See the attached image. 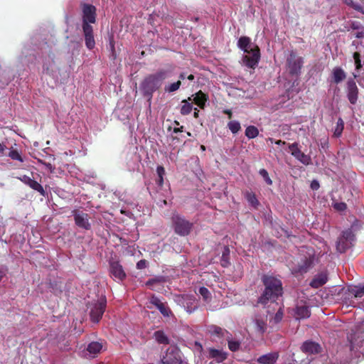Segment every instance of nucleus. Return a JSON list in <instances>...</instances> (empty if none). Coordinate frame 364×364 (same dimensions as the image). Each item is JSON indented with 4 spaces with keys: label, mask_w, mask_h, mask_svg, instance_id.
Returning <instances> with one entry per match:
<instances>
[{
    "label": "nucleus",
    "mask_w": 364,
    "mask_h": 364,
    "mask_svg": "<svg viewBox=\"0 0 364 364\" xmlns=\"http://www.w3.org/2000/svg\"><path fill=\"white\" fill-rule=\"evenodd\" d=\"M173 70V67L168 65L166 68L159 69L156 73L147 75L141 82L139 90L147 99L149 106H151L154 93L161 87L166 79L171 77Z\"/></svg>",
    "instance_id": "f257e3e1"
},
{
    "label": "nucleus",
    "mask_w": 364,
    "mask_h": 364,
    "mask_svg": "<svg viewBox=\"0 0 364 364\" xmlns=\"http://www.w3.org/2000/svg\"><path fill=\"white\" fill-rule=\"evenodd\" d=\"M82 7V28L85 37L86 47L92 50L95 46L93 27L91 25L96 22L97 9L95 6L86 3L81 4Z\"/></svg>",
    "instance_id": "f03ea898"
},
{
    "label": "nucleus",
    "mask_w": 364,
    "mask_h": 364,
    "mask_svg": "<svg viewBox=\"0 0 364 364\" xmlns=\"http://www.w3.org/2000/svg\"><path fill=\"white\" fill-rule=\"evenodd\" d=\"M264 290L258 299V303L266 304L268 301H275L283 294L282 283L280 279L270 275L262 277Z\"/></svg>",
    "instance_id": "7ed1b4c3"
},
{
    "label": "nucleus",
    "mask_w": 364,
    "mask_h": 364,
    "mask_svg": "<svg viewBox=\"0 0 364 364\" xmlns=\"http://www.w3.org/2000/svg\"><path fill=\"white\" fill-rule=\"evenodd\" d=\"M171 221L174 232L181 237L188 236L193 230V223L178 213H173Z\"/></svg>",
    "instance_id": "20e7f679"
},
{
    "label": "nucleus",
    "mask_w": 364,
    "mask_h": 364,
    "mask_svg": "<svg viewBox=\"0 0 364 364\" xmlns=\"http://www.w3.org/2000/svg\"><path fill=\"white\" fill-rule=\"evenodd\" d=\"M304 65V58L291 50L286 60V65L289 74L291 76L298 77L301 73Z\"/></svg>",
    "instance_id": "39448f33"
},
{
    "label": "nucleus",
    "mask_w": 364,
    "mask_h": 364,
    "mask_svg": "<svg viewBox=\"0 0 364 364\" xmlns=\"http://www.w3.org/2000/svg\"><path fill=\"white\" fill-rule=\"evenodd\" d=\"M106 306L107 299L105 296L91 304L90 316L93 323H98L100 321Z\"/></svg>",
    "instance_id": "423d86ee"
},
{
    "label": "nucleus",
    "mask_w": 364,
    "mask_h": 364,
    "mask_svg": "<svg viewBox=\"0 0 364 364\" xmlns=\"http://www.w3.org/2000/svg\"><path fill=\"white\" fill-rule=\"evenodd\" d=\"M353 77L348 79L346 83V93L348 100L351 105H355L358 100L359 89L356 85L355 79L359 76V74L353 73Z\"/></svg>",
    "instance_id": "0eeeda50"
},
{
    "label": "nucleus",
    "mask_w": 364,
    "mask_h": 364,
    "mask_svg": "<svg viewBox=\"0 0 364 364\" xmlns=\"http://www.w3.org/2000/svg\"><path fill=\"white\" fill-rule=\"evenodd\" d=\"M250 51L251 53L243 55L242 61L245 66L254 70L261 58L260 49L259 46H253Z\"/></svg>",
    "instance_id": "6e6552de"
},
{
    "label": "nucleus",
    "mask_w": 364,
    "mask_h": 364,
    "mask_svg": "<svg viewBox=\"0 0 364 364\" xmlns=\"http://www.w3.org/2000/svg\"><path fill=\"white\" fill-rule=\"evenodd\" d=\"M181 361V350L176 346H171L161 358V364H178Z\"/></svg>",
    "instance_id": "1a4fd4ad"
},
{
    "label": "nucleus",
    "mask_w": 364,
    "mask_h": 364,
    "mask_svg": "<svg viewBox=\"0 0 364 364\" xmlns=\"http://www.w3.org/2000/svg\"><path fill=\"white\" fill-rule=\"evenodd\" d=\"M71 213L75 223L78 228L86 230L91 229V224L89 222L90 216L87 213L76 209L73 210Z\"/></svg>",
    "instance_id": "9d476101"
},
{
    "label": "nucleus",
    "mask_w": 364,
    "mask_h": 364,
    "mask_svg": "<svg viewBox=\"0 0 364 364\" xmlns=\"http://www.w3.org/2000/svg\"><path fill=\"white\" fill-rule=\"evenodd\" d=\"M178 302L188 314L193 313L199 307L198 300L193 295H183L179 297Z\"/></svg>",
    "instance_id": "9b49d317"
},
{
    "label": "nucleus",
    "mask_w": 364,
    "mask_h": 364,
    "mask_svg": "<svg viewBox=\"0 0 364 364\" xmlns=\"http://www.w3.org/2000/svg\"><path fill=\"white\" fill-rule=\"evenodd\" d=\"M109 274L115 280L122 282L127 277L122 265L119 261L109 262Z\"/></svg>",
    "instance_id": "f8f14e48"
},
{
    "label": "nucleus",
    "mask_w": 364,
    "mask_h": 364,
    "mask_svg": "<svg viewBox=\"0 0 364 364\" xmlns=\"http://www.w3.org/2000/svg\"><path fill=\"white\" fill-rule=\"evenodd\" d=\"M289 149L291 152V155L294 156L297 160L304 165H309L311 163V157L304 153H303L298 147L297 143H293L289 144Z\"/></svg>",
    "instance_id": "ddd939ff"
},
{
    "label": "nucleus",
    "mask_w": 364,
    "mask_h": 364,
    "mask_svg": "<svg viewBox=\"0 0 364 364\" xmlns=\"http://www.w3.org/2000/svg\"><path fill=\"white\" fill-rule=\"evenodd\" d=\"M321 346L314 341H306L301 346V350L306 354H317L321 352Z\"/></svg>",
    "instance_id": "4468645a"
},
{
    "label": "nucleus",
    "mask_w": 364,
    "mask_h": 364,
    "mask_svg": "<svg viewBox=\"0 0 364 364\" xmlns=\"http://www.w3.org/2000/svg\"><path fill=\"white\" fill-rule=\"evenodd\" d=\"M225 330L216 325H209L207 326V333L210 338L215 341L222 339L225 336Z\"/></svg>",
    "instance_id": "2eb2a0df"
},
{
    "label": "nucleus",
    "mask_w": 364,
    "mask_h": 364,
    "mask_svg": "<svg viewBox=\"0 0 364 364\" xmlns=\"http://www.w3.org/2000/svg\"><path fill=\"white\" fill-rule=\"evenodd\" d=\"M332 82L334 84H339L346 78V73L341 67L333 68L331 73Z\"/></svg>",
    "instance_id": "dca6fc26"
},
{
    "label": "nucleus",
    "mask_w": 364,
    "mask_h": 364,
    "mask_svg": "<svg viewBox=\"0 0 364 364\" xmlns=\"http://www.w3.org/2000/svg\"><path fill=\"white\" fill-rule=\"evenodd\" d=\"M327 281V274L325 272H321L313 278L310 282V286L313 288L317 289L324 285Z\"/></svg>",
    "instance_id": "f3484780"
},
{
    "label": "nucleus",
    "mask_w": 364,
    "mask_h": 364,
    "mask_svg": "<svg viewBox=\"0 0 364 364\" xmlns=\"http://www.w3.org/2000/svg\"><path fill=\"white\" fill-rule=\"evenodd\" d=\"M279 358L277 352L270 353L260 356L257 362L261 364H274Z\"/></svg>",
    "instance_id": "a211bd4d"
},
{
    "label": "nucleus",
    "mask_w": 364,
    "mask_h": 364,
    "mask_svg": "<svg viewBox=\"0 0 364 364\" xmlns=\"http://www.w3.org/2000/svg\"><path fill=\"white\" fill-rule=\"evenodd\" d=\"M209 358H213L216 362L221 363L227 358V353L223 350L209 348Z\"/></svg>",
    "instance_id": "6ab92c4d"
},
{
    "label": "nucleus",
    "mask_w": 364,
    "mask_h": 364,
    "mask_svg": "<svg viewBox=\"0 0 364 364\" xmlns=\"http://www.w3.org/2000/svg\"><path fill=\"white\" fill-rule=\"evenodd\" d=\"M208 99V95L200 90L196 93L193 97V102L200 108L203 109L205 106V102H207Z\"/></svg>",
    "instance_id": "aec40b11"
},
{
    "label": "nucleus",
    "mask_w": 364,
    "mask_h": 364,
    "mask_svg": "<svg viewBox=\"0 0 364 364\" xmlns=\"http://www.w3.org/2000/svg\"><path fill=\"white\" fill-rule=\"evenodd\" d=\"M314 259L305 257L298 265V272L301 274L306 273L313 264Z\"/></svg>",
    "instance_id": "412c9836"
},
{
    "label": "nucleus",
    "mask_w": 364,
    "mask_h": 364,
    "mask_svg": "<svg viewBox=\"0 0 364 364\" xmlns=\"http://www.w3.org/2000/svg\"><path fill=\"white\" fill-rule=\"evenodd\" d=\"M295 314L298 319L306 318H309L311 315L310 310L306 306H297Z\"/></svg>",
    "instance_id": "4be33fe9"
},
{
    "label": "nucleus",
    "mask_w": 364,
    "mask_h": 364,
    "mask_svg": "<svg viewBox=\"0 0 364 364\" xmlns=\"http://www.w3.org/2000/svg\"><path fill=\"white\" fill-rule=\"evenodd\" d=\"M154 337L155 340L159 344H168L169 343V338L165 334V333L161 330L155 331L154 333Z\"/></svg>",
    "instance_id": "5701e85b"
},
{
    "label": "nucleus",
    "mask_w": 364,
    "mask_h": 364,
    "mask_svg": "<svg viewBox=\"0 0 364 364\" xmlns=\"http://www.w3.org/2000/svg\"><path fill=\"white\" fill-rule=\"evenodd\" d=\"M350 242L345 240V238L340 237L336 242V250L340 253H343L350 247Z\"/></svg>",
    "instance_id": "b1692460"
},
{
    "label": "nucleus",
    "mask_w": 364,
    "mask_h": 364,
    "mask_svg": "<svg viewBox=\"0 0 364 364\" xmlns=\"http://www.w3.org/2000/svg\"><path fill=\"white\" fill-rule=\"evenodd\" d=\"M102 346L99 342H91L87 347V350L90 353V354L95 356L98 354L102 350Z\"/></svg>",
    "instance_id": "393cba45"
},
{
    "label": "nucleus",
    "mask_w": 364,
    "mask_h": 364,
    "mask_svg": "<svg viewBox=\"0 0 364 364\" xmlns=\"http://www.w3.org/2000/svg\"><path fill=\"white\" fill-rule=\"evenodd\" d=\"M245 198L249 204L254 208L257 209L259 205V202L257 198L255 193L253 192H247L245 193Z\"/></svg>",
    "instance_id": "a878e982"
},
{
    "label": "nucleus",
    "mask_w": 364,
    "mask_h": 364,
    "mask_svg": "<svg viewBox=\"0 0 364 364\" xmlns=\"http://www.w3.org/2000/svg\"><path fill=\"white\" fill-rule=\"evenodd\" d=\"M237 46L243 50V52H247V48L252 46L251 39L247 36L240 37L237 42Z\"/></svg>",
    "instance_id": "bb28decb"
},
{
    "label": "nucleus",
    "mask_w": 364,
    "mask_h": 364,
    "mask_svg": "<svg viewBox=\"0 0 364 364\" xmlns=\"http://www.w3.org/2000/svg\"><path fill=\"white\" fill-rule=\"evenodd\" d=\"M28 186L33 190L38 191L41 196L43 197L46 196V192L43 189V187L34 179L32 178V180Z\"/></svg>",
    "instance_id": "cd10ccee"
},
{
    "label": "nucleus",
    "mask_w": 364,
    "mask_h": 364,
    "mask_svg": "<svg viewBox=\"0 0 364 364\" xmlns=\"http://www.w3.org/2000/svg\"><path fill=\"white\" fill-rule=\"evenodd\" d=\"M156 173L158 178L156 180V183L161 188L164 185V177L166 174L164 168L162 166H158L156 168Z\"/></svg>",
    "instance_id": "c85d7f7f"
},
{
    "label": "nucleus",
    "mask_w": 364,
    "mask_h": 364,
    "mask_svg": "<svg viewBox=\"0 0 364 364\" xmlns=\"http://www.w3.org/2000/svg\"><path fill=\"white\" fill-rule=\"evenodd\" d=\"M344 129V122L342 118L339 117L336 126L334 129L333 136L336 138H338L341 136L343 131Z\"/></svg>",
    "instance_id": "c756f323"
},
{
    "label": "nucleus",
    "mask_w": 364,
    "mask_h": 364,
    "mask_svg": "<svg viewBox=\"0 0 364 364\" xmlns=\"http://www.w3.org/2000/svg\"><path fill=\"white\" fill-rule=\"evenodd\" d=\"M259 135V130L255 126H248L245 129V136L248 139H254Z\"/></svg>",
    "instance_id": "7c9ffc66"
},
{
    "label": "nucleus",
    "mask_w": 364,
    "mask_h": 364,
    "mask_svg": "<svg viewBox=\"0 0 364 364\" xmlns=\"http://www.w3.org/2000/svg\"><path fill=\"white\" fill-rule=\"evenodd\" d=\"M7 156L10 157L12 160L18 161L20 162H23V159L22 158L21 154L16 149H14L11 147L7 154Z\"/></svg>",
    "instance_id": "2f4dec72"
},
{
    "label": "nucleus",
    "mask_w": 364,
    "mask_h": 364,
    "mask_svg": "<svg viewBox=\"0 0 364 364\" xmlns=\"http://www.w3.org/2000/svg\"><path fill=\"white\" fill-rule=\"evenodd\" d=\"M182 103H183V105L181 108V114L182 115H187L190 114L193 109L192 104L189 103L186 100H183Z\"/></svg>",
    "instance_id": "473e14b6"
},
{
    "label": "nucleus",
    "mask_w": 364,
    "mask_h": 364,
    "mask_svg": "<svg viewBox=\"0 0 364 364\" xmlns=\"http://www.w3.org/2000/svg\"><path fill=\"white\" fill-rule=\"evenodd\" d=\"M353 57L354 59V63H355V70H356L355 73L358 74V73L360 71V70L363 68V65L361 63V55H360V53L355 52L353 55Z\"/></svg>",
    "instance_id": "72a5a7b5"
},
{
    "label": "nucleus",
    "mask_w": 364,
    "mask_h": 364,
    "mask_svg": "<svg viewBox=\"0 0 364 364\" xmlns=\"http://www.w3.org/2000/svg\"><path fill=\"white\" fill-rule=\"evenodd\" d=\"M199 294L202 296L205 302H209L211 299V294L210 291L205 287H201L198 291Z\"/></svg>",
    "instance_id": "f704fd0d"
},
{
    "label": "nucleus",
    "mask_w": 364,
    "mask_h": 364,
    "mask_svg": "<svg viewBox=\"0 0 364 364\" xmlns=\"http://www.w3.org/2000/svg\"><path fill=\"white\" fill-rule=\"evenodd\" d=\"M350 293L355 298H360L364 295V285L362 287H354L350 290Z\"/></svg>",
    "instance_id": "c9c22d12"
},
{
    "label": "nucleus",
    "mask_w": 364,
    "mask_h": 364,
    "mask_svg": "<svg viewBox=\"0 0 364 364\" xmlns=\"http://www.w3.org/2000/svg\"><path fill=\"white\" fill-rule=\"evenodd\" d=\"M259 175L262 177V178L264 179V181H265V183L269 185V186H271L272 185V179L270 178L269 176V173L267 172V171L264 168H261L259 171Z\"/></svg>",
    "instance_id": "e433bc0d"
},
{
    "label": "nucleus",
    "mask_w": 364,
    "mask_h": 364,
    "mask_svg": "<svg viewBox=\"0 0 364 364\" xmlns=\"http://www.w3.org/2000/svg\"><path fill=\"white\" fill-rule=\"evenodd\" d=\"M181 85V82L179 80L177 82H175L168 86H166L165 91L168 92H173L179 89Z\"/></svg>",
    "instance_id": "4c0bfd02"
},
{
    "label": "nucleus",
    "mask_w": 364,
    "mask_h": 364,
    "mask_svg": "<svg viewBox=\"0 0 364 364\" xmlns=\"http://www.w3.org/2000/svg\"><path fill=\"white\" fill-rule=\"evenodd\" d=\"M343 3L352 7L355 11L363 13V7L359 4L354 3L353 0H343Z\"/></svg>",
    "instance_id": "58836bf2"
},
{
    "label": "nucleus",
    "mask_w": 364,
    "mask_h": 364,
    "mask_svg": "<svg viewBox=\"0 0 364 364\" xmlns=\"http://www.w3.org/2000/svg\"><path fill=\"white\" fill-rule=\"evenodd\" d=\"M241 129L240 124L237 121H231L229 122V129L233 133L235 134L239 132Z\"/></svg>",
    "instance_id": "ea45409f"
},
{
    "label": "nucleus",
    "mask_w": 364,
    "mask_h": 364,
    "mask_svg": "<svg viewBox=\"0 0 364 364\" xmlns=\"http://www.w3.org/2000/svg\"><path fill=\"white\" fill-rule=\"evenodd\" d=\"M240 342L237 341H230L229 340V350L235 352L240 350Z\"/></svg>",
    "instance_id": "a19ab883"
},
{
    "label": "nucleus",
    "mask_w": 364,
    "mask_h": 364,
    "mask_svg": "<svg viewBox=\"0 0 364 364\" xmlns=\"http://www.w3.org/2000/svg\"><path fill=\"white\" fill-rule=\"evenodd\" d=\"M255 323L257 331H259L261 333H264L266 330L265 322L261 319H257Z\"/></svg>",
    "instance_id": "79ce46f5"
},
{
    "label": "nucleus",
    "mask_w": 364,
    "mask_h": 364,
    "mask_svg": "<svg viewBox=\"0 0 364 364\" xmlns=\"http://www.w3.org/2000/svg\"><path fill=\"white\" fill-rule=\"evenodd\" d=\"M341 237L345 238V240L350 242V244H352V241L354 240V235L352 233L350 230H346L343 232V234Z\"/></svg>",
    "instance_id": "37998d69"
},
{
    "label": "nucleus",
    "mask_w": 364,
    "mask_h": 364,
    "mask_svg": "<svg viewBox=\"0 0 364 364\" xmlns=\"http://www.w3.org/2000/svg\"><path fill=\"white\" fill-rule=\"evenodd\" d=\"M157 309L164 316H169L170 314L171 313L170 309L164 303Z\"/></svg>",
    "instance_id": "c03bdc74"
},
{
    "label": "nucleus",
    "mask_w": 364,
    "mask_h": 364,
    "mask_svg": "<svg viewBox=\"0 0 364 364\" xmlns=\"http://www.w3.org/2000/svg\"><path fill=\"white\" fill-rule=\"evenodd\" d=\"M284 312L282 308H279L276 314L274 316V321L276 323H279L283 318Z\"/></svg>",
    "instance_id": "a18cd8bd"
},
{
    "label": "nucleus",
    "mask_w": 364,
    "mask_h": 364,
    "mask_svg": "<svg viewBox=\"0 0 364 364\" xmlns=\"http://www.w3.org/2000/svg\"><path fill=\"white\" fill-rule=\"evenodd\" d=\"M150 303L153 305H154L156 308H159L161 305H162L164 303L161 301V299L156 296L155 295H153L151 297Z\"/></svg>",
    "instance_id": "49530a36"
},
{
    "label": "nucleus",
    "mask_w": 364,
    "mask_h": 364,
    "mask_svg": "<svg viewBox=\"0 0 364 364\" xmlns=\"http://www.w3.org/2000/svg\"><path fill=\"white\" fill-rule=\"evenodd\" d=\"M148 266V262L146 259H141L136 263V268L138 269H144Z\"/></svg>",
    "instance_id": "de8ad7c7"
},
{
    "label": "nucleus",
    "mask_w": 364,
    "mask_h": 364,
    "mask_svg": "<svg viewBox=\"0 0 364 364\" xmlns=\"http://www.w3.org/2000/svg\"><path fill=\"white\" fill-rule=\"evenodd\" d=\"M18 179H19L21 182L25 183L26 185H28L32 180L31 177L26 175L21 176L20 177H18Z\"/></svg>",
    "instance_id": "09e8293b"
},
{
    "label": "nucleus",
    "mask_w": 364,
    "mask_h": 364,
    "mask_svg": "<svg viewBox=\"0 0 364 364\" xmlns=\"http://www.w3.org/2000/svg\"><path fill=\"white\" fill-rule=\"evenodd\" d=\"M363 26L358 21H352L350 23V28L353 30H360Z\"/></svg>",
    "instance_id": "8fccbe9b"
},
{
    "label": "nucleus",
    "mask_w": 364,
    "mask_h": 364,
    "mask_svg": "<svg viewBox=\"0 0 364 364\" xmlns=\"http://www.w3.org/2000/svg\"><path fill=\"white\" fill-rule=\"evenodd\" d=\"M358 31L355 33V36L357 38H364V27L363 26Z\"/></svg>",
    "instance_id": "3c124183"
},
{
    "label": "nucleus",
    "mask_w": 364,
    "mask_h": 364,
    "mask_svg": "<svg viewBox=\"0 0 364 364\" xmlns=\"http://www.w3.org/2000/svg\"><path fill=\"white\" fill-rule=\"evenodd\" d=\"M346 208H347V205L344 203H336L335 205V208H336L337 210H344L346 209Z\"/></svg>",
    "instance_id": "603ef678"
},
{
    "label": "nucleus",
    "mask_w": 364,
    "mask_h": 364,
    "mask_svg": "<svg viewBox=\"0 0 364 364\" xmlns=\"http://www.w3.org/2000/svg\"><path fill=\"white\" fill-rule=\"evenodd\" d=\"M320 187L319 183L316 180H314L311 183V188L312 190H318Z\"/></svg>",
    "instance_id": "864d4df0"
},
{
    "label": "nucleus",
    "mask_w": 364,
    "mask_h": 364,
    "mask_svg": "<svg viewBox=\"0 0 364 364\" xmlns=\"http://www.w3.org/2000/svg\"><path fill=\"white\" fill-rule=\"evenodd\" d=\"M43 165L46 167L49 171L53 173L55 171V167L50 163H43Z\"/></svg>",
    "instance_id": "5fc2aeb1"
},
{
    "label": "nucleus",
    "mask_w": 364,
    "mask_h": 364,
    "mask_svg": "<svg viewBox=\"0 0 364 364\" xmlns=\"http://www.w3.org/2000/svg\"><path fill=\"white\" fill-rule=\"evenodd\" d=\"M6 149L7 148H6V145L4 144L3 143L0 142V155L1 156L6 155Z\"/></svg>",
    "instance_id": "6e6d98bb"
},
{
    "label": "nucleus",
    "mask_w": 364,
    "mask_h": 364,
    "mask_svg": "<svg viewBox=\"0 0 364 364\" xmlns=\"http://www.w3.org/2000/svg\"><path fill=\"white\" fill-rule=\"evenodd\" d=\"M227 252H228V247H224V252L223 253V262H227L228 261L226 260V257H227Z\"/></svg>",
    "instance_id": "4d7b16f0"
},
{
    "label": "nucleus",
    "mask_w": 364,
    "mask_h": 364,
    "mask_svg": "<svg viewBox=\"0 0 364 364\" xmlns=\"http://www.w3.org/2000/svg\"><path fill=\"white\" fill-rule=\"evenodd\" d=\"M253 46H257V45H256V44H255V43H252V46H248V47L247 48V52H245V53L246 54L251 53H250V50H251V49L252 48V47H253Z\"/></svg>",
    "instance_id": "13d9d810"
},
{
    "label": "nucleus",
    "mask_w": 364,
    "mask_h": 364,
    "mask_svg": "<svg viewBox=\"0 0 364 364\" xmlns=\"http://www.w3.org/2000/svg\"><path fill=\"white\" fill-rule=\"evenodd\" d=\"M183 127L181 126V127L179 128H174L173 129V132L174 133H178V132H183Z\"/></svg>",
    "instance_id": "bf43d9fd"
},
{
    "label": "nucleus",
    "mask_w": 364,
    "mask_h": 364,
    "mask_svg": "<svg viewBox=\"0 0 364 364\" xmlns=\"http://www.w3.org/2000/svg\"><path fill=\"white\" fill-rule=\"evenodd\" d=\"M198 112H199V110L197 108H195L194 109V113H193V117L195 118H198Z\"/></svg>",
    "instance_id": "052dcab7"
},
{
    "label": "nucleus",
    "mask_w": 364,
    "mask_h": 364,
    "mask_svg": "<svg viewBox=\"0 0 364 364\" xmlns=\"http://www.w3.org/2000/svg\"><path fill=\"white\" fill-rule=\"evenodd\" d=\"M274 142L277 145L285 144V141H282V140H277Z\"/></svg>",
    "instance_id": "680f3d73"
},
{
    "label": "nucleus",
    "mask_w": 364,
    "mask_h": 364,
    "mask_svg": "<svg viewBox=\"0 0 364 364\" xmlns=\"http://www.w3.org/2000/svg\"><path fill=\"white\" fill-rule=\"evenodd\" d=\"M186 77H187L184 73H181L179 75L180 80H184Z\"/></svg>",
    "instance_id": "e2e57ef3"
},
{
    "label": "nucleus",
    "mask_w": 364,
    "mask_h": 364,
    "mask_svg": "<svg viewBox=\"0 0 364 364\" xmlns=\"http://www.w3.org/2000/svg\"><path fill=\"white\" fill-rule=\"evenodd\" d=\"M154 282H155V280H154V279H149V280H148V281L146 282V284L147 286H149V285L152 284Z\"/></svg>",
    "instance_id": "0e129e2a"
},
{
    "label": "nucleus",
    "mask_w": 364,
    "mask_h": 364,
    "mask_svg": "<svg viewBox=\"0 0 364 364\" xmlns=\"http://www.w3.org/2000/svg\"><path fill=\"white\" fill-rule=\"evenodd\" d=\"M4 276H5V272H4L3 270L0 269V280H1V279H2V278H3Z\"/></svg>",
    "instance_id": "69168bd1"
},
{
    "label": "nucleus",
    "mask_w": 364,
    "mask_h": 364,
    "mask_svg": "<svg viewBox=\"0 0 364 364\" xmlns=\"http://www.w3.org/2000/svg\"><path fill=\"white\" fill-rule=\"evenodd\" d=\"M195 78L194 75L191 74L187 76V79L189 80H193Z\"/></svg>",
    "instance_id": "338daca9"
},
{
    "label": "nucleus",
    "mask_w": 364,
    "mask_h": 364,
    "mask_svg": "<svg viewBox=\"0 0 364 364\" xmlns=\"http://www.w3.org/2000/svg\"><path fill=\"white\" fill-rule=\"evenodd\" d=\"M178 364H187V363L183 362V360H181V361H179Z\"/></svg>",
    "instance_id": "774afa93"
}]
</instances>
